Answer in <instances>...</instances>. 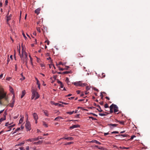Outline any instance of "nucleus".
I'll return each instance as SVG.
<instances>
[{
	"label": "nucleus",
	"instance_id": "nucleus-43",
	"mask_svg": "<svg viewBox=\"0 0 150 150\" xmlns=\"http://www.w3.org/2000/svg\"><path fill=\"white\" fill-rule=\"evenodd\" d=\"M25 79V77L23 76H22V78H21L20 79V80H21L22 81V80H24Z\"/></svg>",
	"mask_w": 150,
	"mask_h": 150
},
{
	"label": "nucleus",
	"instance_id": "nucleus-40",
	"mask_svg": "<svg viewBox=\"0 0 150 150\" xmlns=\"http://www.w3.org/2000/svg\"><path fill=\"white\" fill-rule=\"evenodd\" d=\"M19 115V114H18L16 116H15L13 117V118L15 119H17L18 118V117Z\"/></svg>",
	"mask_w": 150,
	"mask_h": 150
},
{
	"label": "nucleus",
	"instance_id": "nucleus-8",
	"mask_svg": "<svg viewBox=\"0 0 150 150\" xmlns=\"http://www.w3.org/2000/svg\"><path fill=\"white\" fill-rule=\"evenodd\" d=\"M113 107L114 111L115 112H116L118 111V107L116 105L113 104Z\"/></svg>",
	"mask_w": 150,
	"mask_h": 150
},
{
	"label": "nucleus",
	"instance_id": "nucleus-44",
	"mask_svg": "<svg viewBox=\"0 0 150 150\" xmlns=\"http://www.w3.org/2000/svg\"><path fill=\"white\" fill-rule=\"evenodd\" d=\"M54 105H58V106H60L61 105H62L61 104L58 103H56L54 104Z\"/></svg>",
	"mask_w": 150,
	"mask_h": 150
},
{
	"label": "nucleus",
	"instance_id": "nucleus-58",
	"mask_svg": "<svg viewBox=\"0 0 150 150\" xmlns=\"http://www.w3.org/2000/svg\"><path fill=\"white\" fill-rule=\"evenodd\" d=\"M8 3V1L7 0H6L5 1V4L6 5H7V4Z\"/></svg>",
	"mask_w": 150,
	"mask_h": 150
},
{
	"label": "nucleus",
	"instance_id": "nucleus-57",
	"mask_svg": "<svg viewBox=\"0 0 150 150\" xmlns=\"http://www.w3.org/2000/svg\"><path fill=\"white\" fill-rule=\"evenodd\" d=\"M57 83H58L60 84H61L62 83L61 81H59V80H58Z\"/></svg>",
	"mask_w": 150,
	"mask_h": 150
},
{
	"label": "nucleus",
	"instance_id": "nucleus-59",
	"mask_svg": "<svg viewBox=\"0 0 150 150\" xmlns=\"http://www.w3.org/2000/svg\"><path fill=\"white\" fill-rule=\"evenodd\" d=\"M10 60L9 58H8L7 60V64H8Z\"/></svg>",
	"mask_w": 150,
	"mask_h": 150
},
{
	"label": "nucleus",
	"instance_id": "nucleus-18",
	"mask_svg": "<svg viewBox=\"0 0 150 150\" xmlns=\"http://www.w3.org/2000/svg\"><path fill=\"white\" fill-rule=\"evenodd\" d=\"M13 126H14V125H11V126H10L9 127H8V128L9 129V130L7 131V132H9V131H10L11 130V129L12 128V127H13Z\"/></svg>",
	"mask_w": 150,
	"mask_h": 150
},
{
	"label": "nucleus",
	"instance_id": "nucleus-41",
	"mask_svg": "<svg viewBox=\"0 0 150 150\" xmlns=\"http://www.w3.org/2000/svg\"><path fill=\"white\" fill-rule=\"evenodd\" d=\"M93 89L95 91H97V92H98V91H99V90H98V89H97V88H95V87L93 88Z\"/></svg>",
	"mask_w": 150,
	"mask_h": 150
},
{
	"label": "nucleus",
	"instance_id": "nucleus-31",
	"mask_svg": "<svg viewBox=\"0 0 150 150\" xmlns=\"http://www.w3.org/2000/svg\"><path fill=\"white\" fill-rule=\"evenodd\" d=\"M120 148L122 149H129V147H121V146H120Z\"/></svg>",
	"mask_w": 150,
	"mask_h": 150
},
{
	"label": "nucleus",
	"instance_id": "nucleus-21",
	"mask_svg": "<svg viewBox=\"0 0 150 150\" xmlns=\"http://www.w3.org/2000/svg\"><path fill=\"white\" fill-rule=\"evenodd\" d=\"M97 107H98V108H99V109H97V110L99 112H101L103 111V110L101 109V108L100 106L99 105H97Z\"/></svg>",
	"mask_w": 150,
	"mask_h": 150
},
{
	"label": "nucleus",
	"instance_id": "nucleus-28",
	"mask_svg": "<svg viewBox=\"0 0 150 150\" xmlns=\"http://www.w3.org/2000/svg\"><path fill=\"white\" fill-rule=\"evenodd\" d=\"M24 142H21V143H19V144H16V145H15V146H22V145L23 144H24Z\"/></svg>",
	"mask_w": 150,
	"mask_h": 150
},
{
	"label": "nucleus",
	"instance_id": "nucleus-22",
	"mask_svg": "<svg viewBox=\"0 0 150 150\" xmlns=\"http://www.w3.org/2000/svg\"><path fill=\"white\" fill-rule=\"evenodd\" d=\"M24 117H22L20 120L19 121V123L20 124H21L22 123L23 121Z\"/></svg>",
	"mask_w": 150,
	"mask_h": 150
},
{
	"label": "nucleus",
	"instance_id": "nucleus-53",
	"mask_svg": "<svg viewBox=\"0 0 150 150\" xmlns=\"http://www.w3.org/2000/svg\"><path fill=\"white\" fill-rule=\"evenodd\" d=\"M18 52H19V55L20 56V54H21V53H20V48H19L18 50Z\"/></svg>",
	"mask_w": 150,
	"mask_h": 150
},
{
	"label": "nucleus",
	"instance_id": "nucleus-42",
	"mask_svg": "<svg viewBox=\"0 0 150 150\" xmlns=\"http://www.w3.org/2000/svg\"><path fill=\"white\" fill-rule=\"evenodd\" d=\"M104 107L105 108H108V104L107 103L105 104L104 105Z\"/></svg>",
	"mask_w": 150,
	"mask_h": 150
},
{
	"label": "nucleus",
	"instance_id": "nucleus-61",
	"mask_svg": "<svg viewBox=\"0 0 150 150\" xmlns=\"http://www.w3.org/2000/svg\"><path fill=\"white\" fill-rule=\"evenodd\" d=\"M76 92L78 94H79L80 93V91L79 90H78L76 91Z\"/></svg>",
	"mask_w": 150,
	"mask_h": 150
},
{
	"label": "nucleus",
	"instance_id": "nucleus-39",
	"mask_svg": "<svg viewBox=\"0 0 150 150\" xmlns=\"http://www.w3.org/2000/svg\"><path fill=\"white\" fill-rule=\"evenodd\" d=\"M118 133L119 132L117 131H113L111 132L112 134H118Z\"/></svg>",
	"mask_w": 150,
	"mask_h": 150
},
{
	"label": "nucleus",
	"instance_id": "nucleus-30",
	"mask_svg": "<svg viewBox=\"0 0 150 150\" xmlns=\"http://www.w3.org/2000/svg\"><path fill=\"white\" fill-rule=\"evenodd\" d=\"M87 85V84L86 83H81V86L83 87Z\"/></svg>",
	"mask_w": 150,
	"mask_h": 150
},
{
	"label": "nucleus",
	"instance_id": "nucleus-34",
	"mask_svg": "<svg viewBox=\"0 0 150 150\" xmlns=\"http://www.w3.org/2000/svg\"><path fill=\"white\" fill-rule=\"evenodd\" d=\"M65 81L68 84L69 83V78L67 77L66 78Z\"/></svg>",
	"mask_w": 150,
	"mask_h": 150
},
{
	"label": "nucleus",
	"instance_id": "nucleus-51",
	"mask_svg": "<svg viewBox=\"0 0 150 150\" xmlns=\"http://www.w3.org/2000/svg\"><path fill=\"white\" fill-rule=\"evenodd\" d=\"M19 149L21 150H25L24 149V147H20L19 148Z\"/></svg>",
	"mask_w": 150,
	"mask_h": 150
},
{
	"label": "nucleus",
	"instance_id": "nucleus-3",
	"mask_svg": "<svg viewBox=\"0 0 150 150\" xmlns=\"http://www.w3.org/2000/svg\"><path fill=\"white\" fill-rule=\"evenodd\" d=\"M25 127L27 131L30 130L31 129V125L30 123L28 121H26L25 125Z\"/></svg>",
	"mask_w": 150,
	"mask_h": 150
},
{
	"label": "nucleus",
	"instance_id": "nucleus-47",
	"mask_svg": "<svg viewBox=\"0 0 150 150\" xmlns=\"http://www.w3.org/2000/svg\"><path fill=\"white\" fill-rule=\"evenodd\" d=\"M100 96L101 97V98L102 99L103 98V95L102 94V92H101L100 93Z\"/></svg>",
	"mask_w": 150,
	"mask_h": 150
},
{
	"label": "nucleus",
	"instance_id": "nucleus-6",
	"mask_svg": "<svg viewBox=\"0 0 150 150\" xmlns=\"http://www.w3.org/2000/svg\"><path fill=\"white\" fill-rule=\"evenodd\" d=\"M39 139V137H38L37 138H32L29 139H28L27 140V141H29L30 142L35 141L38 140Z\"/></svg>",
	"mask_w": 150,
	"mask_h": 150
},
{
	"label": "nucleus",
	"instance_id": "nucleus-24",
	"mask_svg": "<svg viewBox=\"0 0 150 150\" xmlns=\"http://www.w3.org/2000/svg\"><path fill=\"white\" fill-rule=\"evenodd\" d=\"M59 119H62L63 118L61 116H58L55 118L54 120L58 121V120Z\"/></svg>",
	"mask_w": 150,
	"mask_h": 150
},
{
	"label": "nucleus",
	"instance_id": "nucleus-26",
	"mask_svg": "<svg viewBox=\"0 0 150 150\" xmlns=\"http://www.w3.org/2000/svg\"><path fill=\"white\" fill-rule=\"evenodd\" d=\"M6 120V117L4 116V117H2L0 119V122Z\"/></svg>",
	"mask_w": 150,
	"mask_h": 150
},
{
	"label": "nucleus",
	"instance_id": "nucleus-14",
	"mask_svg": "<svg viewBox=\"0 0 150 150\" xmlns=\"http://www.w3.org/2000/svg\"><path fill=\"white\" fill-rule=\"evenodd\" d=\"M35 79L37 81V84L38 85V87L39 88V89H40V84L39 83V81L38 79L36 78H35Z\"/></svg>",
	"mask_w": 150,
	"mask_h": 150
},
{
	"label": "nucleus",
	"instance_id": "nucleus-37",
	"mask_svg": "<svg viewBox=\"0 0 150 150\" xmlns=\"http://www.w3.org/2000/svg\"><path fill=\"white\" fill-rule=\"evenodd\" d=\"M43 125L45 126L46 127H48L47 125V124L45 122H43Z\"/></svg>",
	"mask_w": 150,
	"mask_h": 150
},
{
	"label": "nucleus",
	"instance_id": "nucleus-4",
	"mask_svg": "<svg viewBox=\"0 0 150 150\" xmlns=\"http://www.w3.org/2000/svg\"><path fill=\"white\" fill-rule=\"evenodd\" d=\"M15 102V99H14V96L13 95L12 98V101L11 103L9 104V105L11 107L13 108L14 106V104Z\"/></svg>",
	"mask_w": 150,
	"mask_h": 150
},
{
	"label": "nucleus",
	"instance_id": "nucleus-52",
	"mask_svg": "<svg viewBox=\"0 0 150 150\" xmlns=\"http://www.w3.org/2000/svg\"><path fill=\"white\" fill-rule=\"evenodd\" d=\"M15 70L16 71L17 70V64H15Z\"/></svg>",
	"mask_w": 150,
	"mask_h": 150
},
{
	"label": "nucleus",
	"instance_id": "nucleus-11",
	"mask_svg": "<svg viewBox=\"0 0 150 150\" xmlns=\"http://www.w3.org/2000/svg\"><path fill=\"white\" fill-rule=\"evenodd\" d=\"M33 116L35 120H38V116L37 114L36 113H34L33 114Z\"/></svg>",
	"mask_w": 150,
	"mask_h": 150
},
{
	"label": "nucleus",
	"instance_id": "nucleus-9",
	"mask_svg": "<svg viewBox=\"0 0 150 150\" xmlns=\"http://www.w3.org/2000/svg\"><path fill=\"white\" fill-rule=\"evenodd\" d=\"M81 81H79L77 82H75L74 83V85L76 86H81Z\"/></svg>",
	"mask_w": 150,
	"mask_h": 150
},
{
	"label": "nucleus",
	"instance_id": "nucleus-56",
	"mask_svg": "<svg viewBox=\"0 0 150 150\" xmlns=\"http://www.w3.org/2000/svg\"><path fill=\"white\" fill-rule=\"evenodd\" d=\"M9 125L8 122H6L5 124V126H7Z\"/></svg>",
	"mask_w": 150,
	"mask_h": 150
},
{
	"label": "nucleus",
	"instance_id": "nucleus-33",
	"mask_svg": "<svg viewBox=\"0 0 150 150\" xmlns=\"http://www.w3.org/2000/svg\"><path fill=\"white\" fill-rule=\"evenodd\" d=\"M73 143V142H68V143H67L66 144H65V145H70L71 144Z\"/></svg>",
	"mask_w": 150,
	"mask_h": 150
},
{
	"label": "nucleus",
	"instance_id": "nucleus-54",
	"mask_svg": "<svg viewBox=\"0 0 150 150\" xmlns=\"http://www.w3.org/2000/svg\"><path fill=\"white\" fill-rule=\"evenodd\" d=\"M64 87V85L62 83L60 84V87L61 88H63Z\"/></svg>",
	"mask_w": 150,
	"mask_h": 150
},
{
	"label": "nucleus",
	"instance_id": "nucleus-20",
	"mask_svg": "<svg viewBox=\"0 0 150 150\" xmlns=\"http://www.w3.org/2000/svg\"><path fill=\"white\" fill-rule=\"evenodd\" d=\"M25 94V91L24 90L22 91V95L21 96V98H22Z\"/></svg>",
	"mask_w": 150,
	"mask_h": 150
},
{
	"label": "nucleus",
	"instance_id": "nucleus-23",
	"mask_svg": "<svg viewBox=\"0 0 150 150\" xmlns=\"http://www.w3.org/2000/svg\"><path fill=\"white\" fill-rule=\"evenodd\" d=\"M44 113L45 115L47 117L49 116V114L47 113V110L44 111Z\"/></svg>",
	"mask_w": 150,
	"mask_h": 150
},
{
	"label": "nucleus",
	"instance_id": "nucleus-16",
	"mask_svg": "<svg viewBox=\"0 0 150 150\" xmlns=\"http://www.w3.org/2000/svg\"><path fill=\"white\" fill-rule=\"evenodd\" d=\"M40 8H38L36 9L35 11V13H36L38 15L40 13Z\"/></svg>",
	"mask_w": 150,
	"mask_h": 150
},
{
	"label": "nucleus",
	"instance_id": "nucleus-2",
	"mask_svg": "<svg viewBox=\"0 0 150 150\" xmlns=\"http://www.w3.org/2000/svg\"><path fill=\"white\" fill-rule=\"evenodd\" d=\"M20 57H23V58H25V59H27V60H28V58L27 54L25 51L23 49L22 50L21 54H20Z\"/></svg>",
	"mask_w": 150,
	"mask_h": 150
},
{
	"label": "nucleus",
	"instance_id": "nucleus-45",
	"mask_svg": "<svg viewBox=\"0 0 150 150\" xmlns=\"http://www.w3.org/2000/svg\"><path fill=\"white\" fill-rule=\"evenodd\" d=\"M86 89L87 91H88L90 89V87L88 86H87L86 87Z\"/></svg>",
	"mask_w": 150,
	"mask_h": 150
},
{
	"label": "nucleus",
	"instance_id": "nucleus-17",
	"mask_svg": "<svg viewBox=\"0 0 150 150\" xmlns=\"http://www.w3.org/2000/svg\"><path fill=\"white\" fill-rule=\"evenodd\" d=\"M127 135L126 134H121L120 135H116L115 136L116 137H118V136H122L123 137H125L127 136Z\"/></svg>",
	"mask_w": 150,
	"mask_h": 150
},
{
	"label": "nucleus",
	"instance_id": "nucleus-13",
	"mask_svg": "<svg viewBox=\"0 0 150 150\" xmlns=\"http://www.w3.org/2000/svg\"><path fill=\"white\" fill-rule=\"evenodd\" d=\"M113 108H114L113 104H112L110 107V113H112L113 112V111L112 110Z\"/></svg>",
	"mask_w": 150,
	"mask_h": 150
},
{
	"label": "nucleus",
	"instance_id": "nucleus-36",
	"mask_svg": "<svg viewBox=\"0 0 150 150\" xmlns=\"http://www.w3.org/2000/svg\"><path fill=\"white\" fill-rule=\"evenodd\" d=\"M70 73L69 71H65L62 72V74H69Z\"/></svg>",
	"mask_w": 150,
	"mask_h": 150
},
{
	"label": "nucleus",
	"instance_id": "nucleus-60",
	"mask_svg": "<svg viewBox=\"0 0 150 150\" xmlns=\"http://www.w3.org/2000/svg\"><path fill=\"white\" fill-rule=\"evenodd\" d=\"M20 128H18L16 130V131H18V130H20Z\"/></svg>",
	"mask_w": 150,
	"mask_h": 150
},
{
	"label": "nucleus",
	"instance_id": "nucleus-49",
	"mask_svg": "<svg viewBox=\"0 0 150 150\" xmlns=\"http://www.w3.org/2000/svg\"><path fill=\"white\" fill-rule=\"evenodd\" d=\"M59 70L60 71H63L64 70V69L62 68L59 67Z\"/></svg>",
	"mask_w": 150,
	"mask_h": 150
},
{
	"label": "nucleus",
	"instance_id": "nucleus-25",
	"mask_svg": "<svg viewBox=\"0 0 150 150\" xmlns=\"http://www.w3.org/2000/svg\"><path fill=\"white\" fill-rule=\"evenodd\" d=\"M42 142V141H39L38 142H35L34 143V144H41Z\"/></svg>",
	"mask_w": 150,
	"mask_h": 150
},
{
	"label": "nucleus",
	"instance_id": "nucleus-64",
	"mask_svg": "<svg viewBox=\"0 0 150 150\" xmlns=\"http://www.w3.org/2000/svg\"><path fill=\"white\" fill-rule=\"evenodd\" d=\"M2 6V3L1 2H0V7H1Z\"/></svg>",
	"mask_w": 150,
	"mask_h": 150
},
{
	"label": "nucleus",
	"instance_id": "nucleus-7",
	"mask_svg": "<svg viewBox=\"0 0 150 150\" xmlns=\"http://www.w3.org/2000/svg\"><path fill=\"white\" fill-rule=\"evenodd\" d=\"M66 139L67 140H73L74 139L72 137H64L63 138H61L60 139Z\"/></svg>",
	"mask_w": 150,
	"mask_h": 150
},
{
	"label": "nucleus",
	"instance_id": "nucleus-15",
	"mask_svg": "<svg viewBox=\"0 0 150 150\" xmlns=\"http://www.w3.org/2000/svg\"><path fill=\"white\" fill-rule=\"evenodd\" d=\"M91 142H94L96 144H101V143L100 142H98L97 140H93L92 141H91Z\"/></svg>",
	"mask_w": 150,
	"mask_h": 150
},
{
	"label": "nucleus",
	"instance_id": "nucleus-27",
	"mask_svg": "<svg viewBox=\"0 0 150 150\" xmlns=\"http://www.w3.org/2000/svg\"><path fill=\"white\" fill-rule=\"evenodd\" d=\"M89 118H91L92 119V120H97V119L96 118H94L93 117H91V116H89Z\"/></svg>",
	"mask_w": 150,
	"mask_h": 150
},
{
	"label": "nucleus",
	"instance_id": "nucleus-48",
	"mask_svg": "<svg viewBox=\"0 0 150 150\" xmlns=\"http://www.w3.org/2000/svg\"><path fill=\"white\" fill-rule=\"evenodd\" d=\"M22 34H23V36L25 38V39H26L27 38L26 37L25 34L23 33Z\"/></svg>",
	"mask_w": 150,
	"mask_h": 150
},
{
	"label": "nucleus",
	"instance_id": "nucleus-62",
	"mask_svg": "<svg viewBox=\"0 0 150 150\" xmlns=\"http://www.w3.org/2000/svg\"><path fill=\"white\" fill-rule=\"evenodd\" d=\"M3 76V74H1V75H0V79H1Z\"/></svg>",
	"mask_w": 150,
	"mask_h": 150
},
{
	"label": "nucleus",
	"instance_id": "nucleus-38",
	"mask_svg": "<svg viewBox=\"0 0 150 150\" xmlns=\"http://www.w3.org/2000/svg\"><path fill=\"white\" fill-rule=\"evenodd\" d=\"M95 147L98 148V149H102L103 148V147H99L98 146H97V145H96L95 146Z\"/></svg>",
	"mask_w": 150,
	"mask_h": 150
},
{
	"label": "nucleus",
	"instance_id": "nucleus-12",
	"mask_svg": "<svg viewBox=\"0 0 150 150\" xmlns=\"http://www.w3.org/2000/svg\"><path fill=\"white\" fill-rule=\"evenodd\" d=\"M79 127V126L78 125H74L71 126L69 128L70 129H73L75 128H77Z\"/></svg>",
	"mask_w": 150,
	"mask_h": 150
},
{
	"label": "nucleus",
	"instance_id": "nucleus-5",
	"mask_svg": "<svg viewBox=\"0 0 150 150\" xmlns=\"http://www.w3.org/2000/svg\"><path fill=\"white\" fill-rule=\"evenodd\" d=\"M108 126L110 127V128L111 129H112L114 127H115L118 125L117 124H108Z\"/></svg>",
	"mask_w": 150,
	"mask_h": 150
},
{
	"label": "nucleus",
	"instance_id": "nucleus-55",
	"mask_svg": "<svg viewBox=\"0 0 150 150\" xmlns=\"http://www.w3.org/2000/svg\"><path fill=\"white\" fill-rule=\"evenodd\" d=\"M26 150H29V146H27L26 148Z\"/></svg>",
	"mask_w": 150,
	"mask_h": 150
},
{
	"label": "nucleus",
	"instance_id": "nucleus-32",
	"mask_svg": "<svg viewBox=\"0 0 150 150\" xmlns=\"http://www.w3.org/2000/svg\"><path fill=\"white\" fill-rule=\"evenodd\" d=\"M99 115L100 116H105L106 115L105 114H104V113H99Z\"/></svg>",
	"mask_w": 150,
	"mask_h": 150
},
{
	"label": "nucleus",
	"instance_id": "nucleus-46",
	"mask_svg": "<svg viewBox=\"0 0 150 150\" xmlns=\"http://www.w3.org/2000/svg\"><path fill=\"white\" fill-rule=\"evenodd\" d=\"M37 30L39 33L41 32L39 28H37Z\"/></svg>",
	"mask_w": 150,
	"mask_h": 150
},
{
	"label": "nucleus",
	"instance_id": "nucleus-29",
	"mask_svg": "<svg viewBox=\"0 0 150 150\" xmlns=\"http://www.w3.org/2000/svg\"><path fill=\"white\" fill-rule=\"evenodd\" d=\"M74 112V111H72L67 112V113L69 114L70 115H71L73 114Z\"/></svg>",
	"mask_w": 150,
	"mask_h": 150
},
{
	"label": "nucleus",
	"instance_id": "nucleus-10",
	"mask_svg": "<svg viewBox=\"0 0 150 150\" xmlns=\"http://www.w3.org/2000/svg\"><path fill=\"white\" fill-rule=\"evenodd\" d=\"M20 58H21V62L23 64H24L25 62L26 63L27 62V59L24 58H23V57H22Z\"/></svg>",
	"mask_w": 150,
	"mask_h": 150
},
{
	"label": "nucleus",
	"instance_id": "nucleus-63",
	"mask_svg": "<svg viewBox=\"0 0 150 150\" xmlns=\"http://www.w3.org/2000/svg\"><path fill=\"white\" fill-rule=\"evenodd\" d=\"M108 134H109V133L108 132V133H105L104 134V135L105 136H106V135H108Z\"/></svg>",
	"mask_w": 150,
	"mask_h": 150
},
{
	"label": "nucleus",
	"instance_id": "nucleus-19",
	"mask_svg": "<svg viewBox=\"0 0 150 150\" xmlns=\"http://www.w3.org/2000/svg\"><path fill=\"white\" fill-rule=\"evenodd\" d=\"M11 14L10 15L8 16L7 17V21H9L11 19Z\"/></svg>",
	"mask_w": 150,
	"mask_h": 150
},
{
	"label": "nucleus",
	"instance_id": "nucleus-50",
	"mask_svg": "<svg viewBox=\"0 0 150 150\" xmlns=\"http://www.w3.org/2000/svg\"><path fill=\"white\" fill-rule=\"evenodd\" d=\"M134 137H136V136L135 135L132 136L131 137L130 139H132L134 138Z\"/></svg>",
	"mask_w": 150,
	"mask_h": 150
},
{
	"label": "nucleus",
	"instance_id": "nucleus-1",
	"mask_svg": "<svg viewBox=\"0 0 150 150\" xmlns=\"http://www.w3.org/2000/svg\"><path fill=\"white\" fill-rule=\"evenodd\" d=\"M32 92V96L31 97V99H33L35 97V100H36L39 97V96L38 93L35 90L33 89H32L31 91Z\"/></svg>",
	"mask_w": 150,
	"mask_h": 150
},
{
	"label": "nucleus",
	"instance_id": "nucleus-35",
	"mask_svg": "<svg viewBox=\"0 0 150 150\" xmlns=\"http://www.w3.org/2000/svg\"><path fill=\"white\" fill-rule=\"evenodd\" d=\"M117 122H119L120 124H121L122 125H124V122H123V121H117Z\"/></svg>",
	"mask_w": 150,
	"mask_h": 150
}]
</instances>
